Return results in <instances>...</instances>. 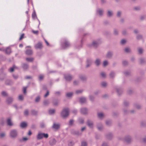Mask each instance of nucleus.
Listing matches in <instances>:
<instances>
[{
    "mask_svg": "<svg viewBox=\"0 0 146 146\" xmlns=\"http://www.w3.org/2000/svg\"><path fill=\"white\" fill-rule=\"evenodd\" d=\"M48 137V134L40 132L39 133L37 136V139L39 140L42 139L43 137L47 138Z\"/></svg>",
    "mask_w": 146,
    "mask_h": 146,
    "instance_id": "1",
    "label": "nucleus"
},
{
    "mask_svg": "<svg viewBox=\"0 0 146 146\" xmlns=\"http://www.w3.org/2000/svg\"><path fill=\"white\" fill-rule=\"evenodd\" d=\"M69 114V110L68 109H64L62 111L61 115L63 118H65Z\"/></svg>",
    "mask_w": 146,
    "mask_h": 146,
    "instance_id": "2",
    "label": "nucleus"
},
{
    "mask_svg": "<svg viewBox=\"0 0 146 146\" xmlns=\"http://www.w3.org/2000/svg\"><path fill=\"white\" fill-rule=\"evenodd\" d=\"M26 50L25 51V54L29 55H31L33 54V51L31 50V47L30 46H28L26 47Z\"/></svg>",
    "mask_w": 146,
    "mask_h": 146,
    "instance_id": "3",
    "label": "nucleus"
},
{
    "mask_svg": "<svg viewBox=\"0 0 146 146\" xmlns=\"http://www.w3.org/2000/svg\"><path fill=\"white\" fill-rule=\"evenodd\" d=\"M10 135L12 137H15L17 135V133L15 130H13L11 131Z\"/></svg>",
    "mask_w": 146,
    "mask_h": 146,
    "instance_id": "4",
    "label": "nucleus"
},
{
    "mask_svg": "<svg viewBox=\"0 0 146 146\" xmlns=\"http://www.w3.org/2000/svg\"><path fill=\"white\" fill-rule=\"evenodd\" d=\"M65 79L67 81H70L72 80V77L69 74H66L64 76Z\"/></svg>",
    "mask_w": 146,
    "mask_h": 146,
    "instance_id": "5",
    "label": "nucleus"
},
{
    "mask_svg": "<svg viewBox=\"0 0 146 146\" xmlns=\"http://www.w3.org/2000/svg\"><path fill=\"white\" fill-rule=\"evenodd\" d=\"M36 49H41L42 47V44L40 43H38L35 46Z\"/></svg>",
    "mask_w": 146,
    "mask_h": 146,
    "instance_id": "6",
    "label": "nucleus"
},
{
    "mask_svg": "<svg viewBox=\"0 0 146 146\" xmlns=\"http://www.w3.org/2000/svg\"><path fill=\"white\" fill-rule=\"evenodd\" d=\"M53 127L54 128L57 129L59 128L60 125L58 124L54 123L53 124Z\"/></svg>",
    "mask_w": 146,
    "mask_h": 146,
    "instance_id": "7",
    "label": "nucleus"
},
{
    "mask_svg": "<svg viewBox=\"0 0 146 146\" xmlns=\"http://www.w3.org/2000/svg\"><path fill=\"white\" fill-rule=\"evenodd\" d=\"M7 124L8 125L11 126L13 125V123H12L10 118H8L7 120Z\"/></svg>",
    "mask_w": 146,
    "mask_h": 146,
    "instance_id": "8",
    "label": "nucleus"
},
{
    "mask_svg": "<svg viewBox=\"0 0 146 146\" xmlns=\"http://www.w3.org/2000/svg\"><path fill=\"white\" fill-rule=\"evenodd\" d=\"M87 110L85 108H82L81 110V112L83 114H86L87 113Z\"/></svg>",
    "mask_w": 146,
    "mask_h": 146,
    "instance_id": "9",
    "label": "nucleus"
},
{
    "mask_svg": "<svg viewBox=\"0 0 146 146\" xmlns=\"http://www.w3.org/2000/svg\"><path fill=\"white\" fill-rule=\"evenodd\" d=\"M5 52L7 54H9L11 52V49L9 48H7L5 51Z\"/></svg>",
    "mask_w": 146,
    "mask_h": 146,
    "instance_id": "10",
    "label": "nucleus"
},
{
    "mask_svg": "<svg viewBox=\"0 0 146 146\" xmlns=\"http://www.w3.org/2000/svg\"><path fill=\"white\" fill-rule=\"evenodd\" d=\"M27 125L26 123L23 122L21 123L20 125V126L22 128H24L26 127L27 126Z\"/></svg>",
    "mask_w": 146,
    "mask_h": 146,
    "instance_id": "11",
    "label": "nucleus"
},
{
    "mask_svg": "<svg viewBox=\"0 0 146 146\" xmlns=\"http://www.w3.org/2000/svg\"><path fill=\"white\" fill-rule=\"evenodd\" d=\"M56 141L54 139H53L50 142V143L51 145H53L56 143Z\"/></svg>",
    "mask_w": 146,
    "mask_h": 146,
    "instance_id": "12",
    "label": "nucleus"
},
{
    "mask_svg": "<svg viewBox=\"0 0 146 146\" xmlns=\"http://www.w3.org/2000/svg\"><path fill=\"white\" fill-rule=\"evenodd\" d=\"M70 45V44L68 42H66L64 44V46L65 47H67Z\"/></svg>",
    "mask_w": 146,
    "mask_h": 146,
    "instance_id": "13",
    "label": "nucleus"
},
{
    "mask_svg": "<svg viewBox=\"0 0 146 146\" xmlns=\"http://www.w3.org/2000/svg\"><path fill=\"white\" fill-rule=\"evenodd\" d=\"M86 99L85 98H80V101L81 103H84L85 102Z\"/></svg>",
    "mask_w": 146,
    "mask_h": 146,
    "instance_id": "14",
    "label": "nucleus"
},
{
    "mask_svg": "<svg viewBox=\"0 0 146 146\" xmlns=\"http://www.w3.org/2000/svg\"><path fill=\"white\" fill-rule=\"evenodd\" d=\"M93 124V123L92 121H88V125L90 127H92Z\"/></svg>",
    "mask_w": 146,
    "mask_h": 146,
    "instance_id": "15",
    "label": "nucleus"
},
{
    "mask_svg": "<svg viewBox=\"0 0 146 146\" xmlns=\"http://www.w3.org/2000/svg\"><path fill=\"white\" fill-rule=\"evenodd\" d=\"M26 60L28 62H32L33 60V58H27Z\"/></svg>",
    "mask_w": 146,
    "mask_h": 146,
    "instance_id": "16",
    "label": "nucleus"
},
{
    "mask_svg": "<svg viewBox=\"0 0 146 146\" xmlns=\"http://www.w3.org/2000/svg\"><path fill=\"white\" fill-rule=\"evenodd\" d=\"M32 17L34 19H35L36 17V15L35 11H34L33 13L32 14Z\"/></svg>",
    "mask_w": 146,
    "mask_h": 146,
    "instance_id": "17",
    "label": "nucleus"
},
{
    "mask_svg": "<svg viewBox=\"0 0 146 146\" xmlns=\"http://www.w3.org/2000/svg\"><path fill=\"white\" fill-rule=\"evenodd\" d=\"M98 117L100 118L104 116V114L102 113H98Z\"/></svg>",
    "mask_w": 146,
    "mask_h": 146,
    "instance_id": "18",
    "label": "nucleus"
},
{
    "mask_svg": "<svg viewBox=\"0 0 146 146\" xmlns=\"http://www.w3.org/2000/svg\"><path fill=\"white\" fill-rule=\"evenodd\" d=\"M12 101V99L11 98H9L7 100V102L9 104Z\"/></svg>",
    "mask_w": 146,
    "mask_h": 146,
    "instance_id": "19",
    "label": "nucleus"
},
{
    "mask_svg": "<svg viewBox=\"0 0 146 146\" xmlns=\"http://www.w3.org/2000/svg\"><path fill=\"white\" fill-rule=\"evenodd\" d=\"M112 53L110 52H108L107 55V58H109L111 57L112 56Z\"/></svg>",
    "mask_w": 146,
    "mask_h": 146,
    "instance_id": "20",
    "label": "nucleus"
},
{
    "mask_svg": "<svg viewBox=\"0 0 146 146\" xmlns=\"http://www.w3.org/2000/svg\"><path fill=\"white\" fill-rule=\"evenodd\" d=\"M66 96L68 97H70L73 95V93H68L66 94Z\"/></svg>",
    "mask_w": 146,
    "mask_h": 146,
    "instance_id": "21",
    "label": "nucleus"
},
{
    "mask_svg": "<svg viewBox=\"0 0 146 146\" xmlns=\"http://www.w3.org/2000/svg\"><path fill=\"white\" fill-rule=\"evenodd\" d=\"M16 68V67L15 66H13V67L10 68L9 69V71L12 72L13 71L14 69Z\"/></svg>",
    "mask_w": 146,
    "mask_h": 146,
    "instance_id": "22",
    "label": "nucleus"
},
{
    "mask_svg": "<svg viewBox=\"0 0 146 146\" xmlns=\"http://www.w3.org/2000/svg\"><path fill=\"white\" fill-rule=\"evenodd\" d=\"M55 112V110L54 109L50 110H49V113L50 114L53 113Z\"/></svg>",
    "mask_w": 146,
    "mask_h": 146,
    "instance_id": "23",
    "label": "nucleus"
},
{
    "mask_svg": "<svg viewBox=\"0 0 146 146\" xmlns=\"http://www.w3.org/2000/svg\"><path fill=\"white\" fill-rule=\"evenodd\" d=\"M95 63L97 66H98L100 64V61L99 60L97 59L96 60Z\"/></svg>",
    "mask_w": 146,
    "mask_h": 146,
    "instance_id": "24",
    "label": "nucleus"
},
{
    "mask_svg": "<svg viewBox=\"0 0 146 146\" xmlns=\"http://www.w3.org/2000/svg\"><path fill=\"white\" fill-rule=\"evenodd\" d=\"M28 65L27 64H24L23 66V68L25 69H27L28 68Z\"/></svg>",
    "mask_w": 146,
    "mask_h": 146,
    "instance_id": "25",
    "label": "nucleus"
},
{
    "mask_svg": "<svg viewBox=\"0 0 146 146\" xmlns=\"http://www.w3.org/2000/svg\"><path fill=\"white\" fill-rule=\"evenodd\" d=\"M33 33L35 34L38 35V31L32 30Z\"/></svg>",
    "mask_w": 146,
    "mask_h": 146,
    "instance_id": "26",
    "label": "nucleus"
},
{
    "mask_svg": "<svg viewBox=\"0 0 146 146\" xmlns=\"http://www.w3.org/2000/svg\"><path fill=\"white\" fill-rule=\"evenodd\" d=\"M19 99L20 100H22L23 99V97L22 95H20L19 96Z\"/></svg>",
    "mask_w": 146,
    "mask_h": 146,
    "instance_id": "27",
    "label": "nucleus"
},
{
    "mask_svg": "<svg viewBox=\"0 0 146 146\" xmlns=\"http://www.w3.org/2000/svg\"><path fill=\"white\" fill-rule=\"evenodd\" d=\"M138 52L139 54H142L143 52V50L141 48H139L138 49Z\"/></svg>",
    "mask_w": 146,
    "mask_h": 146,
    "instance_id": "28",
    "label": "nucleus"
},
{
    "mask_svg": "<svg viewBox=\"0 0 146 146\" xmlns=\"http://www.w3.org/2000/svg\"><path fill=\"white\" fill-rule=\"evenodd\" d=\"M108 62L107 61H104V62L103 64V66H106L108 65Z\"/></svg>",
    "mask_w": 146,
    "mask_h": 146,
    "instance_id": "29",
    "label": "nucleus"
},
{
    "mask_svg": "<svg viewBox=\"0 0 146 146\" xmlns=\"http://www.w3.org/2000/svg\"><path fill=\"white\" fill-rule=\"evenodd\" d=\"M112 15V13L110 11H108V15L109 16H110Z\"/></svg>",
    "mask_w": 146,
    "mask_h": 146,
    "instance_id": "30",
    "label": "nucleus"
},
{
    "mask_svg": "<svg viewBox=\"0 0 146 146\" xmlns=\"http://www.w3.org/2000/svg\"><path fill=\"white\" fill-rule=\"evenodd\" d=\"M87 143L85 142H83L82 143L81 146H86Z\"/></svg>",
    "mask_w": 146,
    "mask_h": 146,
    "instance_id": "31",
    "label": "nucleus"
},
{
    "mask_svg": "<svg viewBox=\"0 0 146 146\" xmlns=\"http://www.w3.org/2000/svg\"><path fill=\"white\" fill-rule=\"evenodd\" d=\"M29 114V111L27 110H26L24 112V114L25 115H27Z\"/></svg>",
    "mask_w": 146,
    "mask_h": 146,
    "instance_id": "32",
    "label": "nucleus"
},
{
    "mask_svg": "<svg viewBox=\"0 0 146 146\" xmlns=\"http://www.w3.org/2000/svg\"><path fill=\"white\" fill-rule=\"evenodd\" d=\"M24 34H22L21 35V36H20V37L19 39V40H22L23 39V38H24Z\"/></svg>",
    "mask_w": 146,
    "mask_h": 146,
    "instance_id": "33",
    "label": "nucleus"
},
{
    "mask_svg": "<svg viewBox=\"0 0 146 146\" xmlns=\"http://www.w3.org/2000/svg\"><path fill=\"white\" fill-rule=\"evenodd\" d=\"M44 76L43 75H41L39 76V79L40 80H41L43 79Z\"/></svg>",
    "mask_w": 146,
    "mask_h": 146,
    "instance_id": "34",
    "label": "nucleus"
},
{
    "mask_svg": "<svg viewBox=\"0 0 146 146\" xmlns=\"http://www.w3.org/2000/svg\"><path fill=\"white\" fill-rule=\"evenodd\" d=\"M125 51L126 52H129L130 51V49L128 48H126L125 49Z\"/></svg>",
    "mask_w": 146,
    "mask_h": 146,
    "instance_id": "35",
    "label": "nucleus"
},
{
    "mask_svg": "<svg viewBox=\"0 0 146 146\" xmlns=\"http://www.w3.org/2000/svg\"><path fill=\"white\" fill-rule=\"evenodd\" d=\"M101 85L102 86H105L107 85V83L105 82H103L101 83Z\"/></svg>",
    "mask_w": 146,
    "mask_h": 146,
    "instance_id": "36",
    "label": "nucleus"
},
{
    "mask_svg": "<svg viewBox=\"0 0 146 146\" xmlns=\"http://www.w3.org/2000/svg\"><path fill=\"white\" fill-rule=\"evenodd\" d=\"M2 94L3 96H5L7 95V93L5 92H2Z\"/></svg>",
    "mask_w": 146,
    "mask_h": 146,
    "instance_id": "37",
    "label": "nucleus"
},
{
    "mask_svg": "<svg viewBox=\"0 0 146 146\" xmlns=\"http://www.w3.org/2000/svg\"><path fill=\"white\" fill-rule=\"evenodd\" d=\"M91 64V62L90 61H89L88 60L87 61V65H86V67H88L90 65V64Z\"/></svg>",
    "mask_w": 146,
    "mask_h": 146,
    "instance_id": "38",
    "label": "nucleus"
},
{
    "mask_svg": "<svg viewBox=\"0 0 146 146\" xmlns=\"http://www.w3.org/2000/svg\"><path fill=\"white\" fill-rule=\"evenodd\" d=\"M98 13L100 15H102L103 13V11L102 10H99L98 11Z\"/></svg>",
    "mask_w": 146,
    "mask_h": 146,
    "instance_id": "39",
    "label": "nucleus"
},
{
    "mask_svg": "<svg viewBox=\"0 0 146 146\" xmlns=\"http://www.w3.org/2000/svg\"><path fill=\"white\" fill-rule=\"evenodd\" d=\"M49 103V102L48 100L44 101V105H47Z\"/></svg>",
    "mask_w": 146,
    "mask_h": 146,
    "instance_id": "40",
    "label": "nucleus"
},
{
    "mask_svg": "<svg viewBox=\"0 0 146 146\" xmlns=\"http://www.w3.org/2000/svg\"><path fill=\"white\" fill-rule=\"evenodd\" d=\"M97 44L98 43L96 41H94L92 43L93 45L94 46H96Z\"/></svg>",
    "mask_w": 146,
    "mask_h": 146,
    "instance_id": "41",
    "label": "nucleus"
},
{
    "mask_svg": "<svg viewBox=\"0 0 146 146\" xmlns=\"http://www.w3.org/2000/svg\"><path fill=\"white\" fill-rule=\"evenodd\" d=\"M37 113V112L35 111L32 110V114L33 115H35Z\"/></svg>",
    "mask_w": 146,
    "mask_h": 146,
    "instance_id": "42",
    "label": "nucleus"
},
{
    "mask_svg": "<svg viewBox=\"0 0 146 146\" xmlns=\"http://www.w3.org/2000/svg\"><path fill=\"white\" fill-rule=\"evenodd\" d=\"M126 40L124 39L122 40L121 41V43L122 44H123L124 43H125L126 42Z\"/></svg>",
    "mask_w": 146,
    "mask_h": 146,
    "instance_id": "43",
    "label": "nucleus"
},
{
    "mask_svg": "<svg viewBox=\"0 0 146 146\" xmlns=\"http://www.w3.org/2000/svg\"><path fill=\"white\" fill-rule=\"evenodd\" d=\"M27 88L24 87L23 89V93L24 94H25L26 92V90H27Z\"/></svg>",
    "mask_w": 146,
    "mask_h": 146,
    "instance_id": "44",
    "label": "nucleus"
},
{
    "mask_svg": "<svg viewBox=\"0 0 146 146\" xmlns=\"http://www.w3.org/2000/svg\"><path fill=\"white\" fill-rule=\"evenodd\" d=\"M40 100V98L39 97H37L35 99V101L36 102H38Z\"/></svg>",
    "mask_w": 146,
    "mask_h": 146,
    "instance_id": "45",
    "label": "nucleus"
},
{
    "mask_svg": "<svg viewBox=\"0 0 146 146\" xmlns=\"http://www.w3.org/2000/svg\"><path fill=\"white\" fill-rule=\"evenodd\" d=\"M101 76L103 77H105L106 76V74L104 72H102L101 73Z\"/></svg>",
    "mask_w": 146,
    "mask_h": 146,
    "instance_id": "46",
    "label": "nucleus"
},
{
    "mask_svg": "<svg viewBox=\"0 0 146 146\" xmlns=\"http://www.w3.org/2000/svg\"><path fill=\"white\" fill-rule=\"evenodd\" d=\"M58 103V101H55L53 102L54 105V106H56L57 105Z\"/></svg>",
    "mask_w": 146,
    "mask_h": 146,
    "instance_id": "47",
    "label": "nucleus"
},
{
    "mask_svg": "<svg viewBox=\"0 0 146 146\" xmlns=\"http://www.w3.org/2000/svg\"><path fill=\"white\" fill-rule=\"evenodd\" d=\"M74 121L72 120H70L69 121V124L71 125L72 124Z\"/></svg>",
    "mask_w": 146,
    "mask_h": 146,
    "instance_id": "48",
    "label": "nucleus"
},
{
    "mask_svg": "<svg viewBox=\"0 0 146 146\" xmlns=\"http://www.w3.org/2000/svg\"><path fill=\"white\" fill-rule=\"evenodd\" d=\"M82 91L81 90H78L76 91V93L77 94H79L82 93Z\"/></svg>",
    "mask_w": 146,
    "mask_h": 146,
    "instance_id": "49",
    "label": "nucleus"
},
{
    "mask_svg": "<svg viewBox=\"0 0 146 146\" xmlns=\"http://www.w3.org/2000/svg\"><path fill=\"white\" fill-rule=\"evenodd\" d=\"M114 75V73L113 72H111L110 74V76L111 77H113Z\"/></svg>",
    "mask_w": 146,
    "mask_h": 146,
    "instance_id": "50",
    "label": "nucleus"
},
{
    "mask_svg": "<svg viewBox=\"0 0 146 146\" xmlns=\"http://www.w3.org/2000/svg\"><path fill=\"white\" fill-rule=\"evenodd\" d=\"M49 92L48 91H47L46 93L44 95V97H47L49 95Z\"/></svg>",
    "mask_w": 146,
    "mask_h": 146,
    "instance_id": "51",
    "label": "nucleus"
},
{
    "mask_svg": "<svg viewBox=\"0 0 146 146\" xmlns=\"http://www.w3.org/2000/svg\"><path fill=\"white\" fill-rule=\"evenodd\" d=\"M121 15V12H118L117 13V16L118 17H119L120 16V15Z\"/></svg>",
    "mask_w": 146,
    "mask_h": 146,
    "instance_id": "52",
    "label": "nucleus"
},
{
    "mask_svg": "<svg viewBox=\"0 0 146 146\" xmlns=\"http://www.w3.org/2000/svg\"><path fill=\"white\" fill-rule=\"evenodd\" d=\"M5 135V134L4 133H1V134H0V136L1 137H4Z\"/></svg>",
    "mask_w": 146,
    "mask_h": 146,
    "instance_id": "53",
    "label": "nucleus"
},
{
    "mask_svg": "<svg viewBox=\"0 0 146 146\" xmlns=\"http://www.w3.org/2000/svg\"><path fill=\"white\" fill-rule=\"evenodd\" d=\"M79 121L81 123H83L84 122V120L83 119H81L79 120Z\"/></svg>",
    "mask_w": 146,
    "mask_h": 146,
    "instance_id": "54",
    "label": "nucleus"
},
{
    "mask_svg": "<svg viewBox=\"0 0 146 146\" xmlns=\"http://www.w3.org/2000/svg\"><path fill=\"white\" fill-rule=\"evenodd\" d=\"M123 64L124 65H125L127 64V62L126 61H124L123 62Z\"/></svg>",
    "mask_w": 146,
    "mask_h": 146,
    "instance_id": "55",
    "label": "nucleus"
},
{
    "mask_svg": "<svg viewBox=\"0 0 146 146\" xmlns=\"http://www.w3.org/2000/svg\"><path fill=\"white\" fill-rule=\"evenodd\" d=\"M140 63H143V62L144 61V60L143 59H140Z\"/></svg>",
    "mask_w": 146,
    "mask_h": 146,
    "instance_id": "56",
    "label": "nucleus"
},
{
    "mask_svg": "<svg viewBox=\"0 0 146 146\" xmlns=\"http://www.w3.org/2000/svg\"><path fill=\"white\" fill-rule=\"evenodd\" d=\"M32 134V133L30 130H29V133H28V135H30Z\"/></svg>",
    "mask_w": 146,
    "mask_h": 146,
    "instance_id": "57",
    "label": "nucleus"
},
{
    "mask_svg": "<svg viewBox=\"0 0 146 146\" xmlns=\"http://www.w3.org/2000/svg\"><path fill=\"white\" fill-rule=\"evenodd\" d=\"M45 42L46 43V45H47V46H49V43L46 40H45Z\"/></svg>",
    "mask_w": 146,
    "mask_h": 146,
    "instance_id": "58",
    "label": "nucleus"
},
{
    "mask_svg": "<svg viewBox=\"0 0 146 146\" xmlns=\"http://www.w3.org/2000/svg\"><path fill=\"white\" fill-rule=\"evenodd\" d=\"M23 140L24 141L27 140L28 139L26 137H24L23 138Z\"/></svg>",
    "mask_w": 146,
    "mask_h": 146,
    "instance_id": "59",
    "label": "nucleus"
},
{
    "mask_svg": "<svg viewBox=\"0 0 146 146\" xmlns=\"http://www.w3.org/2000/svg\"><path fill=\"white\" fill-rule=\"evenodd\" d=\"M102 146H108V145L106 143H104L102 145Z\"/></svg>",
    "mask_w": 146,
    "mask_h": 146,
    "instance_id": "60",
    "label": "nucleus"
},
{
    "mask_svg": "<svg viewBox=\"0 0 146 146\" xmlns=\"http://www.w3.org/2000/svg\"><path fill=\"white\" fill-rule=\"evenodd\" d=\"M130 139H131L130 138H129V140L126 139V142H127V143H129V141H130Z\"/></svg>",
    "mask_w": 146,
    "mask_h": 146,
    "instance_id": "61",
    "label": "nucleus"
},
{
    "mask_svg": "<svg viewBox=\"0 0 146 146\" xmlns=\"http://www.w3.org/2000/svg\"><path fill=\"white\" fill-rule=\"evenodd\" d=\"M142 36L141 35H139L137 37V38L138 39H139V38H141Z\"/></svg>",
    "mask_w": 146,
    "mask_h": 146,
    "instance_id": "62",
    "label": "nucleus"
},
{
    "mask_svg": "<svg viewBox=\"0 0 146 146\" xmlns=\"http://www.w3.org/2000/svg\"><path fill=\"white\" fill-rule=\"evenodd\" d=\"M114 34L116 35L117 34V31L115 30V31H114Z\"/></svg>",
    "mask_w": 146,
    "mask_h": 146,
    "instance_id": "63",
    "label": "nucleus"
},
{
    "mask_svg": "<svg viewBox=\"0 0 146 146\" xmlns=\"http://www.w3.org/2000/svg\"><path fill=\"white\" fill-rule=\"evenodd\" d=\"M85 129V127H83V128H82L81 129V131H83Z\"/></svg>",
    "mask_w": 146,
    "mask_h": 146,
    "instance_id": "64",
    "label": "nucleus"
}]
</instances>
